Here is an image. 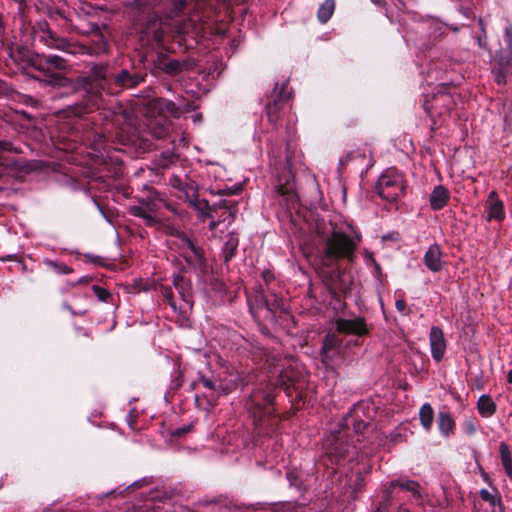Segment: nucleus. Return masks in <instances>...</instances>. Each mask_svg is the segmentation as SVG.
Listing matches in <instances>:
<instances>
[{"instance_id":"37","label":"nucleus","mask_w":512,"mask_h":512,"mask_svg":"<svg viewBox=\"0 0 512 512\" xmlns=\"http://www.w3.org/2000/svg\"><path fill=\"white\" fill-rule=\"evenodd\" d=\"M501 462L504 468L512 466V455L508 444L501 442L499 445Z\"/></svg>"},{"instance_id":"43","label":"nucleus","mask_w":512,"mask_h":512,"mask_svg":"<svg viewBox=\"0 0 512 512\" xmlns=\"http://www.w3.org/2000/svg\"><path fill=\"white\" fill-rule=\"evenodd\" d=\"M162 295L167 300L169 305L176 311V303L174 301L173 291L171 287H163L162 288Z\"/></svg>"},{"instance_id":"40","label":"nucleus","mask_w":512,"mask_h":512,"mask_svg":"<svg viewBox=\"0 0 512 512\" xmlns=\"http://www.w3.org/2000/svg\"><path fill=\"white\" fill-rule=\"evenodd\" d=\"M92 290L100 301L107 302L108 299L111 297V293L108 290L98 285H94L92 287Z\"/></svg>"},{"instance_id":"24","label":"nucleus","mask_w":512,"mask_h":512,"mask_svg":"<svg viewBox=\"0 0 512 512\" xmlns=\"http://www.w3.org/2000/svg\"><path fill=\"white\" fill-rule=\"evenodd\" d=\"M449 198V191L444 186L438 185L430 194V206L433 210H440L447 205Z\"/></svg>"},{"instance_id":"52","label":"nucleus","mask_w":512,"mask_h":512,"mask_svg":"<svg viewBox=\"0 0 512 512\" xmlns=\"http://www.w3.org/2000/svg\"><path fill=\"white\" fill-rule=\"evenodd\" d=\"M479 45L484 47L485 46V42L483 41L482 38H479Z\"/></svg>"},{"instance_id":"6","label":"nucleus","mask_w":512,"mask_h":512,"mask_svg":"<svg viewBox=\"0 0 512 512\" xmlns=\"http://www.w3.org/2000/svg\"><path fill=\"white\" fill-rule=\"evenodd\" d=\"M148 110L150 113L159 116L151 119L148 124L152 135L157 139L166 138L171 129V122L168 117H178L180 115L179 107L171 100L154 98L149 101Z\"/></svg>"},{"instance_id":"17","label":"nucleus","mask_w":512,"mask_h":512,"mask_svg":"<svg viewBox=\"0 0 512 512\" xmlns=\"http://www.w3.org/2000/svg\"><path fill=\"white\" fill-rule=\"evenodd\" d=\"M431 355L436 362H440L446 351V340L442 329L438 326H433L429 335Z\"/></svg>"},{"instance_id":"34","label":"nucleus","mask_w":512,"mask_h":512,"mask_svg":"<svg viewBox=\"0 0 512 512\" xmlns=\"http://www.w3.org/2000/svg\"><path fill=\"white\" fill-rule=\"evenodd\" d=\"M5 153L20 154V153H23V149L21 146H17L10 141L0 140V165L5 164V159H4Z\"/></svg>"},{"instance_id":"57","label":"nucleus","mask_w":512,"mask_h":512,"mask_svg":"<svg viewBox=\"0 0 512 512\" xmlns=\"http://www.w3.org/2000/svg\"><path fill=\"white\" fill-rule=\"evenodd\" d=\"M78 282H79V283H82V282H84V279H83V278H81Z\"/></svg>"},{"instance_id":"7","label":"nucleus","mask_w":512,"mask_h":512,"mask_svg":"<svg viewBox=\"0 0 512 512\" xmlns=\"http://www.w3.org/2000/svg\"><path fill=\"white\" fill-rule=\"evenodd\" d=\"M357 244L341 231L333 230L324 242L323 263L332 266L339 259L351 260Z\"/></svg>"},{"instance_id":"20","label":"nucleus","mask_w":512,"mask_h":512,"mask_svg":"<svg viewBox=\"0 0 512 512\" xmlns=\"http://www.w3.org/2000/svg\"><path fill=\"white\" fill-rule=\"evenodd\" d=\"M169 184L183 194L185 201L191 200L194 196H197V187L194 181L190 180L187 176L180 177L172 175L169 178ZM180 198H182V196H180Z\"/></svg>"},{"instance_id":"53","label":"nucleus","mask_w":512,"mask_h":512,"mask_svg":"<svg viewBox=\"0 0 512 512\" xmlns=\"http://www.w3.org/2000/svg\"><path fill=\"white\" fill-rule=\"evenodd\" d=\"M179 281H182V279H175V280H174V285H175L176 287H178V285H179Z\"/></svg>"},{"instance_id":"12","label":"nucleus","mask_w":512,"mask_h":512,"mask_svg":"<svg viewBox=\"0 0 512 512\" xmlns=\"http://www.w3.org/2000/svg\"><path fill=\"white\" fill-rule=\"evenodd\" d=\"M284 83L280 88L276 84L272 93L267 97L266 114L269 122L276 123L280 119V113L289 104L292 93L286 90Z\"/></svg>"},{"instance_id":"27","label":"nucleus","mask_w":512,"mask_h":512,"mask_svg":"<svg viewBox=\"0 0 512 512\" xmlns=\"http://www.w3.org/2000/svg\"><path fill=\"white\" fill-rule=\"evenodd\" d=\"M419 420L422 427L429 432L434 422V410L429 403H425L420 407Z\"/></svg>"},{"instance_id":"21","label":"nucleus","mask_w":512,"mask_h":512,"mask_svg":"<svg viewBox=\"0 0 512 512\" xmlns=\"http://www.w3.org/2000/svg\"><path fill=\"white\" fill-rule=\"evenodd\" d=\"M180 256L184 258L186 263L191 268L198 271H204L206 267L204 250L197 243L192 245V247L186 250L185 252H182Z\"/></svg>"},{"instance_id":"51","label":"nucleus","mask_w":512,"mask_h":512,"mask_svg":"<svg viewBox=\"0 0 512 512\" xmlns=\"http://www.w3.org/2000/svg\"><path fill=\"white\" fill-rule=\"evenodd\" d=\"M507 381H508L509 383H512V370H510V371L508 372V374H507Z\"/></svg>"},{"instance_id":"2","label":"nucleus","mask_w":512,"mask_h":512,"mask_svg":"<svg viewBox=\"0 0 512 512\" xmlns=\"http://www.w3.org/2000/svg\"><path fill=\"white\" fill-rule=\"evenodd\" d=\"M370 407L365 402H358L344 416L337 430L331 431L323 441L324 456L333 464H339L342 460L349 458L350 461L358 459L360 451L353 440L361 442L360 436L367 429L371 416L368 415Z\"/></svg>"},{"instance_id":"10","label":"nucleus","mask_w":512,"mask_h":512,"mask_svg":"<svg viewBox=\"0 0 512 512\" xmlns=\"http://www.w3.org/2000/svg\"><path fill=\"white\" fill-rule=\"evenodd\" d=\"M454 88L451 85L441 84L431 97L426 96L423 103L425 111L431 116H443L448 114L455 106Z\"/></svg>"},{"instance_id":"14","label":"nucleus","mask_w":512,"mask_h":512,"mask_svg":"<svg viewBox=\"0 0 512 512\" xmlns=\"http://www.w3.org/2000/svg\"><path fill=\"white\" fill-rule=\"evenodd\" d=\"M45 39V44L52 49H57L72 55H83L84 53H97L98 51H91L84 47V44L71 42L66 38L59 37L52 31L48 30Z\"/></svg>"},{"instance_id":"41","label":"nucleus","mask_w":512,"mask_h":512,"mask_svg":"<svg viewBox=\"0 0 512 512\" xmlns=\"http://www.w3.org/2000/svg\"><path fill=\"white\" fill-rule=\"evenodd\" d=\"M47 264L53 267L58 274H70L73 271L71 267L63 263H56L50 260L47 261Z\"/></svg>"},{"instance_id":"28","label":"nucleus","mask_w":512,"mask_h":512,"mask_svg":"<svg viewBox=\"0 0 512 512\" xmlns=\"http://www.w3.org/2000/svg\"><path fill=\"white\" fill-rule=\"evenodd\" d=\"M238 244H239V239L235 234L230 233L227 235V239H226V241L223 245V249H222L225 262H228L235 256L237 248H238Z\"/></svg>"},{"instance_id":"31","label":"nucleus","mask_w":512,"mask_h":512,"mask_svg":"<svg viewBox=\"0 0 512 512\" xmlns=\"http://www.w3.org/2000/svg\"><path fill=\"white\" fill-rule=\"evenodd\" d=\"M335 10L334 0H325L319 7L317 12V18L321 23H326L333 15Z\"/></svg>"},{"instance_id":"35","label":"nucleus","mask_w":512,"mask_h":512,"mask_svg":"<svg viewBox=\"0 0 512 512\" xmlns=\"http://www.w3.org/2000/svg\"><path fill=\"white\" fill-rule=\"evenodd\" d=\"M196 383L202 384L206 389L211 390L216 395H221L222 393H225V390L221 383H217L204 375H200Z\"/></svg>"},{"instance_id":"47","label":"nucleus","mask_w":512,"mask_h":512,"mask_svg":"<svg viewBox=\"0 0 512 512\" xmlns=\"http://www.w3.org/2000/svg\"><path fill=\"white\" fill-rule=\"evenodd\" d=\"M130 212L135 217L142 218V216H144V214L147 212V210L145 208H143L142 206H133V207H131Z\"/></svg>"},{"instance_id":"3","label":"nucleus","mask_w":512,"mask_h":512,"mask_svg":"<svg viewBox=\"0 0 512 512\" xmlns=\"http://www.w3.org/2000/svg\"><path fill=\"white\" fill-rule=\"evenodd\" d=\"M277 388L284 389L288 396H292V390L300 393L302 385L299 377H296L292 370H284L275 383H260L256 386L245 401V409L255 426L274 422L272 416Z\"/></svg>"},{"instance_id":"15","label":"nucleus","mask_w":512,"mask_h":512,"mask_svg":"<svg viewBox=\"0 0 512 512\" xmlns=\"http://www.w3.org/2000/svg\"><path fill=\"white\" fill-rule=\"evenodd\" d=\"M335 328L338 333L363 337L369 334V327L363 317L336 318Z\"/></svg>"},{"instance_id":"13","label":"nucleus","mask_w":512,"mask_h":512,"mask_svg":"<svg viewBox=\"0 0 512 512\" xmlns=\"http://www.w3.org/2000/svg\"><path fill=\"white\" fill-rule=\"evenodd\" d=\"M145 79V74L132 71L128 69H122L117 73L111 81L108 88V94L115 95L125 89H130L138 86Z\"/></svg>"},{"instance_id":"56","label":"nucleus","mask_w":512,"mask_h":512,"mask_svg":"<svg viewBox=\"0 0 512 512\" xmlns=\"http://www.w3.org/2000/svg\"><path fill=\"white\" fill-rule=\"evenodd\" d=\"M167 209L173 211V209L170 207V205H166Z\"/></svg>"},{"instance_id":"55","label":"nucleus","mask_w":512,"mask_h":512,"mask_svg":"<svg viewBox=\"0 0 512 512\" xmlns=\"http://www.w3.org/2000/svg\"><path fill=\"white\" fill-rule=\"evenodd\" d=\"M264 278H265V280H267L269 278L268 272L264 273Z\"/></svg>"},{"instance_id":"38","label":"nucleus","mask_w":512,"mask_h":512,"mask_svg":"<svg viewBox=\"0 0 512 512\" xmlns=\"http://www.w3.org/2000/svg\"><path fill=\"white\" fill-rule=\"evenodd\" d=\"M336 276L338 278V281L332 280V283L330 284V289L332 290V293L336 292H343L346 293L348 290V285L341 279V273L340 271H336Z\"/></svg>"},{"instance_id":"44","label":"nucleus","mask_w":512,"mask_h":512,"mask_svg":"<svg viewBox=\"0 0 512 512\" xmlns=\"http://www.w3.org/2000/svg\"><path fill=\"white\" fill-rule=\"evenodd\" d=\"M152 208L148 206V211L142 216V219L145 221L147 226H155L158 224V220L154 217L150 212H152Z\"/></svg>"},{"instance_id":"48","label":"nucleus","mask_w":512,"mask_h":512,"mask_svg":"<svg viewBox=\"0 0 512 512\" xmlns=\"http://www.w3.org/2000/svg\"><path fill=\"white\" fill-rule=\"evenodd\" d=\"M219 224H220V220H214L212 218V221L209 223V229L211 231H214L219 226Z\"/></svg>"},{"instance_id":"18","label":"nucleus","mask_w":512,"mask_h":512,"mask_svg":"<svg viewBox=\"0 0 512 512\" xmlns=\"http://www.w3.org/2000/svg\"><path fill=\"white\" fill-rule=\"evenodd\" d=\"M423 262L425 266L434 273L440 272L445 262L443 260V252L439 244H432L428 247L424 254Z\"/></svg>"},{"instance_id":"11","label":"nucleus","mask_w":512,"mask_h":512,"mask_svg":"<svg viewBox=\"0 0 512 512\" xmlns=\"http://www.w3.org/2000/svg\"><path fill=\"white\" fill-rule=\"evenodd\" d=\"M396 488L411 493L412 498L417 501L422 499L421 485L417 481L409 479H395L389 483V486L384 491L382 502L380 503L377 512H384L388 509L392 500L396 497Z\"/></svg>"},{"instance_id":"25","label":"nucleus","mask_w":512,"mask_h":512,"mask_svg":"<svg viewBox=\"0 0 512 512\" xmlns=\"http://www.w3.org/2000/svg\"><path fill=\"white\" fill-rule=\"evenodd\" d=\"M498 68L495 70V81L499 85H504L507 80V76L510 72V66L512 64V58H505L501 51L497 56Z\"/></svg>"},{"instance_id":"19","label":"nucleus","mask_w":512,"mask_h":512,"mask_svg":"<svg viewBox=\"0 0 512 512\" xmlns=\"http://www.w3.org/2000/svg\"><path fill=\"white\" fill-rule=\"evenodd\" d=\"M487 221H502L505 218L504 204L495 191H491L485 203Z\"/></svg>"},{"instance_id":"50","label":"nucleus","mask_w":512,"mask_h":512,"mask_svg":"<svg viewBox=\"0 0 512 512\" xmlns=\"http://www.w3.org/2000/svg\"><path fill=\"white\" fill-rule=\"evenodd\" d=\"M507 476L509 478H512V466H509V468H504Z\"/></svg>"},{"instance_id":"9","label":"nucleus","mask_w":512,"mask_h":512,"mask_svg":"<svg viewBox=\"0 0 512 512\" xmlns=\"http://www.w3.org/2000/svg\"><path fill=\"white\" fill-rule=\"evenodd\" d=\"M351 344L358 346L360 343L358 340H346L336 329L335 331H329L324 337L321 347L322 361L326 365L341 361Z\"/></svg>"},{"instance_id":"33","label":"nucleus","mask_w":512,"mask_h":512,"mask_svg":"<svg viewBox=\"0 0 512 512\" xmlns=\"http://www.w3.org/2000/svg\"><path fill=\"white\" fill-rule=\"evenodd\" d=\"M175 247L178 249L179 254L185 252L192 247L196 242L184 232H177L173 241Z\"/></svg>"},{"instance_id":"39","label":"nucleus","mask_w":512,"mask_h":512,"mask_svg":"<svg viewBox=\"0 0 512 512\" xmlns=\"http://www.w3.org/2000/svg\"><path fill=\"white\" fill-rule=\"evenodd\" d=\"M477 424L478 421L475 418L465 419V421L462 424V430L466 435L472 436L477 431Z\"/></svg>"},{"instance_id":"42","label":"nucleus","mask_w":512,"mask_h":512,"mask_svg":"<svg viewBox=\"0 0 512 512\" xmlns=\"http://www.w3.org/2000/svg\"><path fill=\"white\" fill-rule=\"evenodd\" d=\"M504 40L507 45V50L509 52V55L504 57L512 58V26L506 27Z\"/></svg>"},{"instance_id":"8","label":"nucleus","mask_w":512,"mask_h":512,"mask_svg":"<svg viewBox=\"0 0 512 512\" xmlns=\"http://www.w3.org/2000/svg\"><path fill=\"white\" fill-rule=\"evenodd\" d=\"M406 182L404 175L395 168H388L378 179L377 194L385 201L394 203L405 193Z\"/></svg>"},{"instance_id":"5","label":"nucleus","mask_w":512,"mask_h":512,"mask_svg":"<svg viewBox=\"0 0 512 512\" xmlns=\"http://www.w3.org/2000/svg\"><path fill=\"white\" fill-rule=\"evenodd\" d=\"M31 67L38 73L34 78L48 85L66 86L69 82L63 75L68 63L61 56L37 54L31 59Z\"/></svg>"},{"instance_id":"1","label":"nucleus","mask_w":512,"mask_h":512,"mask_svg":"<svg viewBox=\"0 0 512 512\" xmlns=\"http://www.w3.org/2000/svg\"><path fill=\"white\" fill-rule=\"evenodd\" d=\"M230 0H131L128 8L138 11L141 40L161 45L165 35L183 36L204 32L211 15Z\"/></svg>"},{"instance_id":"30","label":"nucleus","mask_w":512,"mask_h":512,"mask_svg":"<svg viewBox=\"0 0 512 512\" xmlns=\"http://www.w3.org/2000/svg\"><path fill=\"white\" fill-rule=\"evenodd\" d=\"M190 68L189 61L170 60L163 65V70L169 75H177Z\"/></svg>"},{"instance_id":"4","label":"nucleus","mask_w":512,"mask_h":512,"mask_svg":"<svg viewBox=\"0 0 512 512\" xmlns=\"http://www.w3.org/2000/svg\"><path fill=\"white\" fill-rule=\"evenodd\" d=\"M88 73L75 80V88L85 92L87 106H97L102 93H108L112 78L109 75L108 63H90Z\"/></svg>"},{"instance_id":"26","label":"nucleus","mask_w":512,"mask_h":512,"mask_svg":"<svg viewBox=\"0 0 512 512\" xmlns=\"http://www.w3.org/2000/svg\"><path fill=\"white\" fill-rule=\"evenodd\" d=\"M496 403L490 395L483 394L478 398L477 409L479 414L484 418H489L496 412Z\"/></svg>"},{"instance_id":"46","label":"nucleus","mask_w":512,"mask_h":512,"mask_svg":"<svg viewBox=\"0 0 512 512\" xmlns=\"http://www.w3.org/2000/svg\"><path fill=\"white\" fill-rule=\"evenodd\" d=\"M505 129L512 132V104L509 107V111L504 116Z\"/></svg>"},{"instance_id":"45","label":"nucleus","mask_w":512,"mask_h":512,"mask_svg":"<svg viewBox=\"0 0 512 512\" xmlns=\"http://www.w3.org/2000/svg\"><path fill=\"white\" fill-rule=\"evenodd\" d=\"M395 307L400 313L404 315L408 314L407 304L404 298L397 299L395 302Z\"/></svg>"},{"instance_id":"29","label":"nucleus","mask_w":512,"mask_h":512,"mask_svg":"<svg viewBox=\"0 0 512 512\" xmlns=\"http://www.w3.org/2000/svg\"><path fill=\"white\" fill-rule=\"evenodd\" d=\"M479 494H480L481 499L483 501L489 503V505L492 508L498 507L500 512H504L502 504H501L500 495L496 489H493L492 492L487 489H481Z\"/></svg>"},{"instance_id":"32","label":"nucleus","mask_w":512,"mask_h":512,"mask_svg":"<svg viewBox=\"0 0 512 512\" xmlns=\"http://www.w3.org/2000/svg\"><path fill=\"white\" fill-rule=\"evenodd\" d=\"M92 30L96 31L98 34H100V29H99L97 24L93 25ZM84 47L88 48L91 51H96L97 50L98 52L97 53H93V54H91V53H84L83 55L98 56V55H100L102 53H105L107 51V42L105 41V39L103 38L102 35H99L98 40L92 46H88V45L84 44Z\"/></svg>"},{"instance_id":"23","label":"nucleus","mask_w":512,"mask_h":512,"mask_svg":"<svg viewBox=\"0 0 512 512\" xmlns=\"http://www.w3.org/2000/svg\"><path fill=\"white\" fill-rule=\"evenodd\" d=\"M437 424L442 436L449 437L454 433L456 424L449 411L442 410L438 413Z\"/></svg>"},{"instance_id":"49","label":"nucleus","mask_w":512,"mask_h":512,"mask_svg":"<svg viewBox=\"0 0 512 512\" xmlns=\"http://www.w3.org/2000/svg\"><path fill=\"white\" fill-rule=\"evenodd\" d=\"M63 308L70 311L73 315H75V312L73 311L72 307L67 303H63Z\"/></svg>"},{"instance_id":"22","label":"nucleus","mask_w":512,"mask_h":512,"mask_svg":"<svg viewBox=\"0 0 512 512\" xmlns=\"http://www.w3.org/2000/svg\"><path fill=\"white\" fill-rule=\"evenodd\" d=\"M255 300L259 307L265 308L270 313H277L285 310L284 300L276 294L265 296L263 293H259L256 295Z\"/></svg>"},{"instance_id":"36","label":"nucleus","mask_w":512,"mask_h":512,"mask_svg":"<svg viewBox=\"0 0 512 512\" xmlns=\"http://www.w3.org/2000/svg\"><path fill=\"white\" fill-rule=\"evenodd\" d=\"M303 508L297 507L290 502L280 503L268 507L263 512H305Z\"/></svg>"},{"instance_id":"54","label":"nucleus","mask_w":512,"mask_h":512,"mask_svg":"<svg viewBox=\"0 0 512 512\" xmlns=\"http://www.w3.org/2000/svg\"><path fill=\"white\" fill-rule=\"evenodd\" d=\"M373 3L375 4H380L382 2V0H371Z\"/></svg>"},{"instance_id":"16","label":"nucleus","mask_w":512,"mask_h":512,"mask_svg":"<svg viewBox=\"0 0 512 512\" xmlns=\"http://www.w3.org/2000/svg\"><path fill=\"white\" fill-rule=\"evenodd\" d=\"M186 202H188L193 209L199 212L202 217L214 218L212 212H215L217 208H220L228 210L229 216L233 218L236 211V205H230L226 200H220L218 203L210 206L206 199H198L197 196H194L193 199L187 200Z\"/></svg>"}]
</instances>
